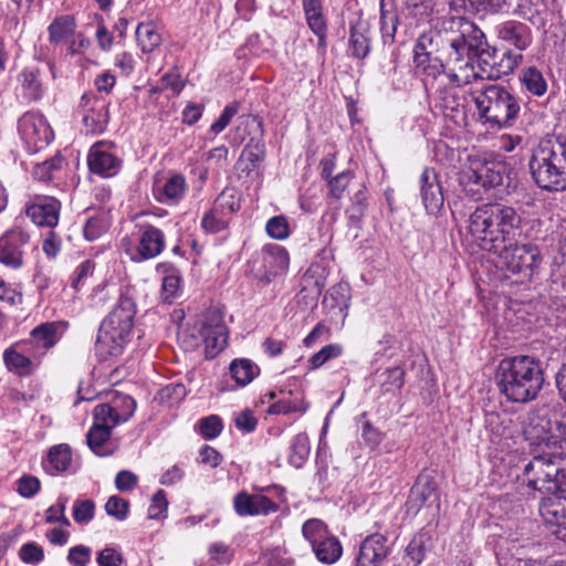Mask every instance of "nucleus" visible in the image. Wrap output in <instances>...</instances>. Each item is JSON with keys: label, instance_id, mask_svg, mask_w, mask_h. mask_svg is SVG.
<instances>
[{"label": "nucleus", "instance_id": "nucleus-28", "mask_svg": "<svg viewBox=\"0 0 566 566\" xmlns=\"http://www.w3.org/2000/svg\"><path fill=\"white\" fill-rule=\"evenodd\" d=\"M262 262L264 268V276L262 277V281L270 283L272 277L285 273L289 269V252L284 247L279 244H265L262 248Z\"/></svg>", "mask_w": 566, "mask_h": 566}, {"label": "nucleus", "instance_id": "nucleus-60", "mask_svg": "<svg viewBox=\"0 0 566 566\" xmlns=\"http://www.w3.org/2000/svg\"><path fill=\"white\" fill-rule=\"evenodd\" d=\"M95 503L92 500H76L73 504V518L78 524H86L94 518Z\"/></svg>", "mask_w": 566, "mask_h": 566}, {"label": "nucleus", "instance_id": "nucleus-37", "mask_svg": "<svg viewBox=\"0 0 566 566\" xmlns=\"http://www.w3.org/2000/svg\"><path fill=\"white\" fill-rule=\"evenodd\" d=\"M553 460V452L542 453L533 457V459L524 467V474L528 476L527 486L533 490H538L545 473Z\"/></svg>", "mask_w": 566, "mask_h": 566}, {"label": "nucleus", "instance_id": "nucleus-18", "mask_svg": "<svg viewBox=\"0 0 566 566\" xmlns=\"http://www.w3.org/2000/svg\"><path fill=\"white\" fill-rule=\"evenodd\" d=\"M30 243V235L15 228L0 237V263L8 268L19 269L23 264L24 248Z\"/></svg>", "mask_w": 566, "mask_h": 566}, {"label": "nucleus", "instance_id": "nucleus-2", "mask_svg": "<svg viewBox=\"0 0 566 566\" xmlns=\"http://www.w3.org/2000/svg\"><path fill=\"white\" fill-rule=\"evenodd\" d=\"M467 214L452 210L453 220L465 222L468 234L484 251L496 252L503 244L515 241L522 233L523 217L513 206L501 202L483 203Z\"/></svg>", "mask_w": 566, "mask_h": 566}, {"label": "nucleus", "instance_id": "nucleus-6", "mask_svg": "<svg viewBox=\"0 0 566 566\" xmlns=\"http://www.w3.org/2000/svg\"><path fill=\"white\" fill-rule=\"evenodd\" d=\"M470 36H474L475 46L470 51L465 50L459 69H470L473 78L496 80L509 75L523 60L521 53H513L511 50L500 52L496 48H491L483 31L474 23Z\"/></svg>", "mask_w": 566, "mask_h": 566}, {"label": "nucleus", "instance_id": "nucleus-63", "mask_svg": "<svg viewBox=\"0 0 566 566\" xmlns=\"http://www.w3.org/2000/svg\"><path fill=\"white\" fill-rule=\"evenodd\" d=\"M168 509L167 495L164 490H158L151 497V503L148 507V518L159 520L166 517Z\"/></svg>", "mask_w": 566, "mask_h": 566}, {"label": "nucleus", "instance_id": "nucleus-55", "mask_svg": "<svg viewBox=\"0 0 566 566\" xmlns=\"http://www.w3.org/2000/svg\"><path fill=\"white\" fill-rule=\"evenodd\" d=\"M406 7L408 14L418 22L428 21L433 13V0H407Z\"/></svg>", "mask_w": 566, "mask_h": 566}, {"label": "nucleus", "instance_id": "nucleus-59", "mask_svg": "<svg viewBox=\"0 0 566 566\" xmlns=\"http://www.w3.org/2000/svg\"><path fill=\"white\" fill-rule=\"evenodd\" d=\"M105 511L117 521H124L129 513V502L118 495H112L105 503Z\"/></svg>", "mask_w": 566, "mask_h": 566}, {"label": "nucleus", "instance_id": "nucleus-35", "mask_svg": "<svg viewBox=\"0 0 566 566\" xmlns=\"http://www.w3.org/2000/svg\"><path fill=\"white\" fill-rule=\"evenodd\" d=\"M22 93L30 102L40 101L45 94V87L41 81L39 67H24L18 75Z\"/></svg>", "mask_w": 566, "mask_h": 566}, {"label": "nucleus", "instance_id": "nucleus-62", "mask_svg": "<svg viewBox=\"0 0 566 566\" xmlns=\"http://www.w3.org/2000/svg\"><path fill=\"white\" fill-rule=\"evenodd\" d=\"M19 557L25 564L38 565L44 559V551L35 542L25 543L19 549Z\"/></svg>", "mask_w": 566, "mask_h": 566}, {"label": "nucleus", "instance_id": "nucleus-22", "mask_svg": "<svg viewBox=\"0 0 566 566\" xmlns=\"http://www.w3.org/2000/svg\"><path fill=\"white\" fill-rule=\"evenodd\" d=\"M420 197L426 211L430 214H438L444 205V196L441 181L434 168L426 167L420 177Z\"/></svg>", "mask_w": 566, "mask_h": 566}, {"label": "nucleus", "instance_id": "nucleus-10", "mask_svg": "<svg viewBox=\"0 0 566 566\" xmlns=\"http://www.w3.org/2000/svg\"><path fill=\"white\" fill-rule=\"evenodd\" d=\"M499 259V264L507 272L518 275L521 280L532 279L535 269L542 262L537 245L532 243L518 244L515 241L507 242L492 252Z\"/></svg>", "mask_w": 566, "mask_h": 566}, {"label": "nucleus", "instance_id": "nucleus-32", "mask_svg": "<svg viewBox=\"0 0 566 566\" xmlns=\"http://www.w3.org/2000/svg\"><path fill=\"white\" fill-rule=\"evenodd\" d=\"M562 462L563 457L553 453V460L545 473V480L542 481L537 491L552 494H563L566 492V479H562V475H566V465H562Z\"/></svg>", "mask_w": 566, "mask_h": 566}, {"label": "nucleus", "instance_id": "nucleus-30", "mask_svg": "<svg viewBox=\"0 0 566 566\" xmlns=\"http://www.w3.org/2000/svg\"><path fill=\"white\" fill-rule=\"evenodd\" d=\"M199 334L203 338L207 348L221 350L223 343H226V325L221 315L216 311L208 312L201 322Z\"/></svg>", "mask_w": 566, "mask_h": 566}, {"label": "nucleus", "instance_id": "nucleus-43", "mask_svg": "<svg viewBox=\"0 0 566 566\" xmlns=\"http://www.w3.org/2000/svg\"><path fill=\"white\" fill-rule=\"evenodd\" d=\"M520 81L525 90L534 96L539 97L547 92V82L535 66L524 69L520 74Z\"/></svg>", "mask_w": 566, "mask_h": 566}, {"label": "nucleus", "instance_id": "nucleus-26", "mask_svg": "<svg viewBox=\"0 0 566 566\" xmlns=\"http://www.w3.org/2000/svg\"><path fill=\"white\" fill-rule=\"evenodd\" d=\"M497 38L518 51L527 50L533 43L531 27L518 20H506L496 27Z\"/></svg>", "mask_w": 566, "mask_h": 566}, {"label": "nucleus", "instance_id": "nucleus-42", "mask_svg": "<svg viewBox=\"0 0 566 566\" xmlns=\"http://www.w3.org/2000/svg\"><path fill=\"white\" fill-rule=\"evenodd\" d=\"M112 430L108 427L94 422L86 434L88 448L98 457L112 454V451L104 449V444L109 440Z\"/></svg>", "mask_w": 566, "mask_h": 566}, {"label": "nucleus", "instance_id": "nucleus-49", "mask_svg": "<svg viewBox=\"0 0 566 566\" xmlns=\"http://www.w3.org/2000/svg\"><path fill=\"white\" fill-rule=\"evenodd\" d=\"M308 408V403L305 402L303 394H297L294 398H283L272 403L269 407V412L272 415H287L292 412L304 413Z\"/></svg>", "mask_w": 566, "mask_h": 566}, {"label": "nucleus", "instance_id": "nucleus-61", "mask_svg": "<svg viewBox=\"0 0 566 566\" xmlns=\"http://www.w3.org/2000/svg\"><path fill=\"white\" fill-rule=\"evenodd\" d=\"M62 157L55 156L48 160H44L41 164H38L33 170V175L35 178L42 181H50L53 179L54 171L61 169L62 167Z\"/></svg>", "mask_w": 566, "mask_h": 566}, {"label": "nucleus", "instance_id": "nucleus-9", "mask_svg": "<svg viewBox=\"0 0 566 566\" xmlns=\"http://www.w3.org/2000/svg\"><path fill=\"white\" fill-rule=\"evenodd\" d=\"M523 434L531 446L545 447L553 453L566 455V413L548 416L531 412Z\"/></svg>", "mask_w": 566, "mask_h": 566}, {"label": "nucleus", "instance_id": "nucleus-64", "mask_svg": "<svg viewBox=\"0 0 566 566\" xmlns=\"http://www.w3.org/2000/svg\"><path fill=\"white\" fill-rule=\"evenodd\" d=\"M240 104L239 102H232L228 104L219 118L210 126V132L214 135L220 134L230 124L231 119L238 114Z\"/></svg>", "mask_w": 566, "mask_h": 566}, {"label": "nucleus", "instance_id": "nucleus-5", "mask_svg": "<svg viewBox=\"0 0 566 566\" xmlns=\"http://www.w3.org/2000/svg\"><path fill=\"white\" fill-rule=\"evenodd\" d=\"M136 315V303L128 295V291L122 292L111 313L102 321L95 348L102 359L117 357L123 354L129 342Z\"/></svg>", "mask_w": 566, "mask_h": 566}, {"label": "nucleus", "instance_id": "nucleus-50", "mask_svg": "<svg viewBox=\"0 0 566 566\" xmlns=\"http://www.w3.org/2000/svg\"><path fill=\"white\" fill-rule=\"evenodd\" d=\"M187 396L186 386L181 382H171L158 390L155 399L160 403L174 406L179 403Z\"/></svg>", "mask_w": 566, "mask_h": 566}, {"label": "nucleus", "instance_id": "nucleus-47", "mask_svg": "<svg viewBox=\"0 0 566 566\" xmlns=\"http://www.w3.org/2000/svg\"><path fill=\"white\" fill-rule=\"evenodd\" d=\"M380 391L381 394L396 395L400 391L405 384V370L400 366L387 368L381 375Z\"/></svg>", "mask_w": 566, "mask_h": 566}, {"label": "nucleus", "instance_id": "nucleus-20", "mask_svg": "<svg viewBox=\"0 0 566 566\" xmlns=\"http://www.w3.org/2000/svg\"><path fill=\"white\" fill-rule=\"evenodd\" d=\"M112 148L114 144L107 142H97L90 148L87 165L92 174L109 178L119 171L122 161Z\"/></svg>", "mask_w": 566, "mask_h": 566}, {"label": "nucleus", "instance_id": "nucleus-31", "mask_svg": "<svg viewBox=\"0 0 566 566\" xmlns=\"http://www.w3.org/2000/svg\"><path fill=\"white\" fill-rule=\"evenodd\" d=\"M348 50L353 57L364 60L371 50L370 27L366 20L359 19L349 28Z\"/></svg>", "mask_w": 566, "mask_h": 566}, {"label": "nucleus", "instance_id": "nucleus-33", "mask_svg": "<svg viewBox=\"0 0 566 566\" xmlns=\"http://www.w3.org/2000/svg\"><path fill=\"white\" fill-rule=\"evenodd\" d=\"M76 28V20L73 15L63 14L55 17L48 27L50 44H69L75 34Z\"/></svg>", "mask_w": 566, "mask_h": 566}, {"label": "nucleus", "instance_id": "nucleus-7", "mask_svg": "<svg viewBox=\"0 0 566 566\" xmlns=\"http://www.w3.org/2000/svg\"><path fill=\"white\" fill-rule=\"evenodd\" d=\"M473 101L480 118L491 128L513 127L521 113L520 98L499 84H490L476 91Z\"/></svg>", "mask_w": 566, "mask_h": 566}, {"label": "nucleus", "instance_id": "nucleus-4", "mask_svg": "<svg viewBox=\"0 0 566 566\" xmlns=\"http://www.w3.org/2000/svg\"><path fill=\"white\" fill-rule=\"evenodd\" d=\"M528 168L539 189L566 192V136L542 139L533 149Z\"/></svg>", "mask_w": 566, "mask_h": 566}, {"label": "nucleus", "instance_id": "nucleus-11", "mask_svg": "<svg viewBox=\"0 0 566 566\" xmlns=\"http://www.w3.org/2000/svg\"><path fill=\"white\" fill-rule=\"evenodd\" d=\"M304 538L311 544L318 562L333 565L343 554L340 541L329 532L328 526L318 518H310L302 526Z\"/></svg>", "mask_w": 566, "mask_h": 566}, {"label": "nucleus", "instance_id": "nucleus-40", "mask_svg": "<svg viewBox=\"0 0 566 566\" xmlns=\"http://www.w3.org/2000/svg\"><path fill=\"white\" fill-rule=\"evenodd\" d=\"M349 201L345 213L350 224H358L368 208V191L365 185H359V188L350 196Z\"/></svg>", "mask_w": 566, "mask_h": 566}, {"label": "nucleus", "instance_id": "nucleus-19", "mask_svg": "<svg viewBox=\"0 0 566 566\" xmlns=\"http://www.w3.org/2000/svg\"><path fill=\"white\" fill-rule=\"evenodd\" d=\"M391 551L387 536L373 533L361 541L355 559L356 566H382Z\"/></svg>", "mask_w": 566, "mask_h": 566}, {"label": "nucleus", "instance_id": "nucleus-13", "mask_svg": "<svg viewBox=\"0 0 566 566\" xmlns=\"http://www.w3.org/2000/svg\"><path fill=\"white\" fill-rule=\"evenodd\" d=\"M67 321L44 322L35 326L29 334L28 338L21 339V345L29 346V352L35 358H41L52 349L64 336L69 329Z\"/></svg>", "mask_w": 566, "mask_h": 566}, {"label": "nucleus", "instance_id": "nucleus-21", "mask_svg": "<svg viewBox=\"0 0 566 566\" xmlns=\"http://www.w3.org/2000/svg\"><path fill=\"white\" fill-rule=\"evenodd\" d=\"M538 512L544 523L551 526L552 534L557 539L566 537V496L555 495L543 497L538 504Z\"/></svg>", "mask_w": 566, "mask_h": 566}, {"label": "nucleus", "instance_id": "nucleus-57", "mask_svg": "<svg viewBox=\"0 0 566 566\" xmlns=\"http://www.w3.org/2000/svg\"><path fill=\"white\" fill-rule=\"evenodd\" d=\"M269 237L275 240H284L290 235V224L284 216H274L265 224Z\"/></svg>", "mask_w": 566, "mask_h": 566}, {"label": "nucleus", "instance_id": "nucleus-12", "mask_svg": "<svg viewBox=\"0 0 566 566\" xmlns=\"http://www.w3.org/2000/svg\"><path fill=\"white\" fill-rule=\"evenodd\" d=\"M18 132L27 150L35 154L50 145L54 139V132L43 114L29 111L18 119Z\"/></svg>", "mask_w": 566, "mask_h": 566}, {"label": "nucleus", "instance_id": "nucleus-46", "mask_svg": "<svg viewBox=\"0 0 566 566\" xmlns=\"http://www.w3.org/2000/svg\"><path fill=\"white\" fill-rule=\"evenodd\" d=\"M310 450L311 447L307 434L304 432L296 434L290 446V464L296 469L302 468L310 454Z\"/></svg>", "mask_w": 566, "mask_h": 566}, {"label": "nucleus", "instance_id": "nucleus-45", "mask_svg": "<svg viewBox=\"0 0 566 566\" xmlns=\"http://www.w3.org/2000/svg\"><path fill=\"white\" fill-rule=\"evenodd\" d=\"M213 207L228 218L241 208V197L235 188H224L214 200Z\"/></svg>", "mask_w": 566, "mask_h": 566}, {"label": "nucleus", "instance_id": "nucleus-36", "mask_svg": "<svg viewBox=\"0 0 566 566\" xmlns=\"http://www.w3.org/2000/svg\"><path fill=\"white\" fill-rule=\"evenodd\" d=\"M187 182L181 174H175L169 177L163 186L154 187V196L159 202H178L186 192Z\"/></svg>", "mask_w": 566, "mask_h": 566}, {"label": "nucleus", "instance_id": "nucleus-48", "mask_svg": "<svg viewBox=\"0 0 566 566\" xmlns=\"http://www.w3.org/2000/svg\"><path fill=\"white\" fill-rule=\"evenodd\" d=\"M109 402L115 409V423L128 421L136 410V401L125 394L115 392Z\"/></svg>", "mask_w": 566, "mask_h": 566}, {"label": "nucleus", "instance_id": "nucleus-56", "mask_svg": "<svg viewBox=\"0 0 566 566\" xmlns=\"http://www.w3.org/2000/svg\"><path fill=\"white\" fill-rule=\"evenodd\" d=\"M196 427L199 433L207 440L217 438L223 429L221 418L216 415L199 419Z\"/></svg>", "mask_w": 566, "mask_h": 566}, {"label": "nucleus", "instance_id": "nucleus-53", "mask_svg": "<svg viewBox=\"0 0 566 566\" xmlns=\"http://www.w3.org/2000/svg\"><path fill=\"white\" fill-rule=\"evenodd\" d=\"M354 172L350 170H344L331 179H328L327 188H328V196L332 198L339 200L344 196V192L348 188L350 181L354 179Z\"/></svg>", "mask_w": 566, "mask_h": 566}, {"label": "nucleus", "instance_id": "nucleus-51", "mask_svg": "<svg viewBox=\"0 0 566 566\" xmlns=\"http://www.w3.org/2000/svg\"><path fill=\"white\" fill-rule=\"evenodd\" d=\"M380 32L385 44L394 43L395 34L398 25V17L395 13H389L385 9V0H380Z\"/></svg>", "mask_w": 566, "mask_h": 566}, {"label": "nucleus", "instance_id": "nucleus-29", "mask_svg": "<svg viewBox=\"0 0 566 566\" xmlns=\"http://www.w3.org/2000/svg\"><path fill=\"white\" fill-rule=\"evenodd\" d=\"M350 287L345 282L333 285L325 294L322 305L332 319H340L344 323L350 301Z\"/></svg>", "mask_w": 566, "mask_h": 566}, {"label": "nucleus", "instance_id": "nucleus-27", "mask_svg": "<svg viewBox=\"0 0 566 566\" xmlns=\"http://www.w3.org/2000/svg\"><path fill=\"white\" fill-rule=\"evenodd\" d=\"M21 340L14 343L3 353V361L7 368L19 376H30L41 364V358H35L29 352V346L22 348Z\"/></svg>", "mask_w": 566, "mask_h": 566}, {"label": "nucleus", "instance_id": "nucleus-23", "mask_svg": "<svg viewBox=\"0 0 566 566\" xmlns=\"http://www.w3.org/2000/svg\"><path fill=\"white\" fill-rule=\"evenodd\" d=\"M61 202L54 197L35 196L25 207L27 216L39 227L54 228L59 222Z\"/></svg>", "mask_w": 566, "mask_h": 566}, {"label": "nucleus", "instance_id": "nucleus-14", "mask_svg": "<svg viewBox=\"0 0 566 566\" xmlns=\"http://www.w3.org/2000/svg\"><path fill=\"white\" fill-rule=\"evenodd\" d=\"M138 230V243L136 247H127L126 253L134 262H143L159 255L166 245L165 233L150 223L136 224Z\"/></svg>", "mask_w": 566, "mask_h": 566}, {"label": "nucleus", "instance_id": "nucleus-52", "mask_svg": "<svg viewBox=\"0 0 566 566\" xmlns=\"http://www.w3.org/2000/svg\"><path fill=\"white\" fill-rule=\"evenodd\" d=\"M229 218L214 207L207 211L201 219V228L209 233H219L228 228Z\"/></svg>", "mask_w": 566, "mask_h": 566}, {"label": "nucleus", "instance_id": "nucleus-54", "mask_svg": "<svg viewBox=\"0 0 566 566\" xmlns=\"http://www.w3.org/2000/svg\"><path fill=\"white\" fill-rule=\"evenodd\" d=\"M429 536L427 533H417L406 547V555L415 563V566L419 565L427 552V544Z\"/></svg>", "mask_w": 566, "mask_h": 566}, {"label": "nucleus", "instance_id": "nucleus-44", "mask_svg": "<svg viewBox=\"0 0 566 566\" xmlns=\"http://www.w3.org/2000/svg\"><path fill=\"white\" fill-rule=\"evenodd\" d=\"M136 38L144 53L155 51L161 43V35L154 23H139L136 28Z\"/></svg>", "mask_w": 566, "mask_h": 566}, {"label": "nucleus", "instance_id": "nucleus-17", "mask_svg": "<svg viewBox=\"0 0 566 566\" xmlns=\"http://www.w3.org/2000/svg\"><path fill=\"white\" fill-rule=\"evenodd\" d=\"M302 9L308 29L317 38L316 52L324 61L327 53V17L324 12L323 0H302Z\"/></svg>", "mask_w": 566, "mask_h": 566}, {"label": "nucleus", "instance_id": "nucleus-34", "mask_svg": "<svg viewBox=\"0 0 566 566\" xmlns=\"http://www.w3.org/2000/svg\"><path fill=\"white\" fill-rule=\"evenodd\" d=\"M436 107L451 118L463 113L465 98L455 87H441L434 93Z\"/></svg>", "mask_w": 566, "mask_h": 566}, {"label": "nucleus", "instance_id": "nucleus-3", "mask_svg": "<svg viewBox=\"0 0 566 566\" xmlns=\"http://www.w3.org/2000/svg\"><path fill=\"white\" fill-rule=\"evenodd\" d=\"M545 384L543 363L535 356L515 355L500 360L495 370L499 392L511 403L526 405L537 399Z\"/></svg>", "mask_w": 566, "mask_h": 566}, {"label": "nucleus", "instance_id": "nucleus-1", "mask_svg": "<svg viewBox=\"0 0 566 566\" xmlns=\"http://www.w3.org/2000/svg\"><path fill=\"white\" fill-rule=\"evenodd\" d=\"M473 22L461 17L442 18L430 30L422 32L413 45V64L417 73L428 81L436 80L446 72L447 65L461 67L465 50L474 48L470 36Z\"/></svg>", "mask_w": 566, "mask_h": 566}, {"label": "nucleus", "instance_id": "nucleus-39", "mask_svg": "<svg viewBox=\"0 0 566 566\" xmlns=\"http://www.w3.org/2000/svg\"><path fill=\"white\" fill-rule=\"evenodd\" d=\"M71 461L72 453L70 447L67 444H57L49 450L44 469L50 474L63 472L69 469Z\"/></svg>", "mask_w": 566, "mask_h": 566}, {"label": "nucleus", "instance_id": "nucleus-15", "mask_svg": "<svg viewBox=\"0 0 566 566\" xmlns=\"http://www.w3.org/2000/svg\"><path fill=\"white\" fill-rule=\"evenodd\" d=\"M243 123L247 127L251 128L250 134L254 133L244 146L240 157L241 159L245 158L248 161L245 167L242 168V172L249 176L259 168L266 157L264 124L259 115H248Z\"/></svg>", "mask_w": 566, "mask_h": 566}, {"label": "nucleus", "instance_id": "nucleus-24", "mask_svg": "<svg viewBox=\"0 0 566 566\" xmlns=\"http://www.w3.org/2000/svg\"><path fill=\"white\" fill-rule=\"evenodd\" d=\"M233 507L239 516L268 515L277 512L280 504L262 493L239 492L233 499Z\"/></svg>", "mask_w": 566, "mask_h": 566}, {"label": "nucleus", "instance_id": "nucleus-25", "mask_svg": "<svg viewBox=\"0 0 566 566\" xmlns=\"http://www.w3.org/2000/svg\"><path fill=\"white\" fill-rule=\"evenodd\" d=\"M431 497L439 506V492L434 478L430 473L421 472L410 489L406 503L408 511L418 513L423 505L430 502Z\"/></svg>", "mask_w": 566, "mask_h": 566}, {"label": "nucleus", "instance_id": "nucleus-58", "mask_svg": "<svg viewBox=\"0 0 566 566\" xmlns=\"http://www.w3.org/2000/svg\"><path fill=\"white\" fill-rule=\"evenodd\" d=\"M343 348L338 344H328L315 353L308 360L311 369H317L328 360L340 356Z\"/></svg>", "mask_w": 566, "mask_h": 566}, {"label": "nucleus", "instance_id": "nucleus-8", "mask_svg": "<svg viewBox=\"0 0 566 566\" xmlns=\"http://www.w3.org/2000/svg\"><path fill=\"white\" fill-rule=\"evenodd\" d=\"M512 168L500 157H484L476 160L474 167L467 172V181H463L464 191L473 200H482L491 189L503 188L507 193L516 188L512 178Z\"/></svg>", "mask_w": 566, "mask_h": 566}, {"label": "nucleus", "instance_id": "nucleus-16", "mask_svg": "<svg viewBox=\"0 0 566 566\" xmlns=\"http://www.w3.org/2000/svg\"><path fill=\"white\" fill-rule=\"evenodd\" d=\"M80 108L87 133L102 134L106 130L109 122V103L105 98L97 96L94 92H86L81 97Z\"/></svg>", "mask_w": 566, "mask_h": 566}, {"label": "nucleus", "instance_id": "nucleus-38", "mask_svg": "<svg viewBox=\"0 0 566 566\" xmlns=\"http://www.w3.org/2000/svg\"><path fill=\"white\" fill-rule=\"evenodd\" d=\"M229 371L237 385L243 387L260 374V367L251 359L237 358L230 364Z\"/></svg>", "mask_w": 566, "mask_h": 566}, {"label": "nucleus", "instance_id": "nucleus-41", "mask_svg": "<svg viewBox=\"0 0 566 566\" xmlns=\"http://www.w3.org/2000/svg\"><path fill=\"white\" fill-rule=\"evenodd\" d=\"M109 226L108 213L104 210H97L86 219L83 226V235L90 242L95 241L108 230Z\"/></svg>", "mask_w": 566, "mask_h": 566}]
</instances>
